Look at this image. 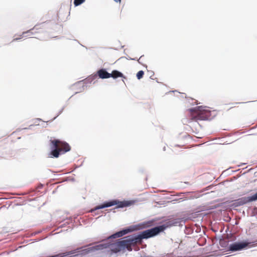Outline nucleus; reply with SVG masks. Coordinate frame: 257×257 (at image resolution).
I'll list each match as a JSON object with an SVG mask.
<instances>
[{"instance_id":"f8f14e48","label":"nucleus","mask_w":257,"mask_h":257,"mask_svg":"<svg viewBox=\"0 0 257 257\" xmlns=\"http://www.w3.org/2000/svg\"><path fill=\"white\" fill-rule=\"evenodd\" d=\"M101 246H102L101 245L93 246L82 250V252L83 254H87L94 250L100 249L101 248Z\"/></svg>"},{"instance_id":"f3484780","label":"nucleus","mask_w":257,"mask_h":257,"mask_svg":"<svg viewBox=\"0 0 257 257\" xmlns=\"http://www.w3.org/2000/svg\"><path fill=\"white\" fill-rule=\"evenodd\" d=\"M196 137L198 138H202V137L200 135H199L198 136H196Z\"/></svg>"},{"instance_id":"423d86ee","label":"nucleus","mask_w":257,"mask_h":257,"mask_svg":"<svg viewBox=\"0 0 257 257\" xmlns=\"http://www.w3.org/2000/svg\"><path fill=\"white\" fill-rule=\"evenodd\" d=\"M251 243L247 241L236 242L230 244L229 249L232 251L241 250L246 248L247 247H251L253 246Z\"/></svg>"},{"instance_id":"39448f33","label":"nucleus","mask_w":257,"mask_h":257,"mask_svg":"<svg viewBox=\"0 0 257 257\" xmlns=\"http://www.w3.org/2000/svg\"><path fill=\"white\" fill-rule=\"evenodd\" d=\"M126 239L122 240V243L123 245L125 244L128 247V250L131 251L132 250V245H135L138 243H142V239L141 235H138L136 236H127Z\"/></svg>"},{"instance_id":"0eeeda50","label":"nucleus","mask_w":257,"mask_h":257,"mask_svg":"<svg viewBox=\"0 0 257 257\" xmlns=\"http://www.w3.org/2000/svg\"><path fill=\"white\" fill-rule=\"evenodd\" d=\"M257 200V192L250 197H243L235 200V204L237 206L243 205L247 203Z\"/></svg>"},{"instance_id":"f03ea898","label":"nucleus","mask_w":257,"mask_h":257,"mask_svg":"<svg viewBox=\"0 0 257 257\" xmlns=\"http://www.w3.org/2000/svg\"><path fill=\"white\" fill-rule=\"evenodd\" d=\"M191 115V119L193 120H207L210 117V111L200 106L197 109H194Z\"/></svg>"},{"instance_id":"1a4fd4ad","label":"nucleus","mask_w":257,"mask_h":257,"mask_svg":"<svg viewBox=\"0 0 257 257\" xmlns=\"http://www.w3.org/2000/svg\"><path fill=\"white\" fill-rule=\"evenodd\" d=\"M122 242V240H119L118 241H116L115 243L113 244V250L115 252H118L121 251V250L126 248L128 250V247L126 245H123L122 243H121Z\"/></svg>"},{"instance_id":"f257e3e1","label":"nucleus","mask_w":257,"mask_h":257,"mask_svg":"<svg viewBox=\"0 0 257 257\" xmlns=\"http://www.w3.org/2000/svg\"><path fill=\"white\" fill-rule=\"evenodd\" d=\"M51 145L53 150L50 152L51 157L58 158L61 154H63L69 151L70 146L65 142L59 140H51Z\"/></svg>"},{"instance_id":"9d476101","label":"nucleus","mask_w":257,"mask_h":257,"mask_svg":"<svg viewBox=\"0 0 257 257\" xmlns=\"http://www.w3.org/2000/svg\"><path fill=\"white\" fill-rule=\"evenodd\" d=\"M97 75L100 78L106 79L110 77V73L107 72L106 70L101 69L97 72Z\"/></svg>"},{"instance_id":"ddd939ff","label":"nucleus","mask_w":257,"mask_h":257,"mask_svg":"<svg viewBox=\"0 0 257 257\" xmlns=\"http://www.w3.org/2000/svg\"><path fill=\"white\" fill-rule=\"evenodd\" d=\"M110 77H112L114 79L118 77H123L125 78L123 74L117 70H113L111 73H110Z\"/></svg>"},{"instance_id":"6e6552de","label":"nucleus","mask_w":257,"mask_h":257,"mask_svg":"<svg viewBox=\"0 0 257 257\" xmlns=\"http://www.w3.org/2000/svg\"><path fill=\"white\" fill-rule=\"evenodd\" d=\"M42 29V27L41 26V25H36L33 27V28H32L27 31L23 32L22 35L20 36V37L15 38L13 39V41L19 40L22 39L24 37H31V36H32L34 34V33L33 32L34 31H38V30H39L40 29Z\"/></svg>"},{"instance_id":"dca6fc26","label":"nucleus","mask_w":257,"mask_h":257,"mask_svg":"<svg viewBox=\"0 0 257 257\" xmlns=\"http://www.w3.org/2000/svg\"><path fill=\"white\" fill-rule=\"evenodd\" d=\"M142 58V57H141L139 58V59L138 60V62H139V63H141V60Z\"/></svg>"},{"instance_id":"2eb2a0df","label":"nucleus","mask_w":257,"mask_h":257,"mask_svg":"<svg viewBox=\"0 0 257 257\" xmlns=\"http://www.w3.org/2000/svg\"><path fill=\"white\" fill-rule=\"evenodd\" d=\"M84 1L85 0H74V4L75 6H78L84 2Z\"/></svg>"},{"instance_id":"20e7f679","label":"nucleus","mask_w":257,"mask_h":257,"mask_svg":"<svg viewBox=\"0 0 257 257\" xmlns=\"http://www.w3.org/2000/svg\"><path fill=\"white\" fill-rule=\"evenodd\" d=\"M166 227L167 226L165 225H162L144 230L140 234L142 239H147L155 236L163 231Z\"/></svg>"},{"instance_id":"a211bd4d","label":"nucleus","mask_w":257,"mask_h":257,"mask_svg":"<svg viewBox=\"0 0 257 257\" xmlns=\"http://www.w3.org/2000/svg\"><path fill=\"white\" fill-rule=\"evenodd\" d=\"M242 102H236V104H240V103H242Z\"/></svg>"},{"instance_id":"7ed1b4c3","label":"nucleus","mask_w":257,"mask_h":257,"mask_svg":"<svg viewBox=\"0 0 257 257\" xmlns=\"http://www.w3.org/2000/svg\"><path fill=\"white\" fill-rule=\"evenodd\" d=\"M132 203L131 201H118L117 200H112L109 202H105L103 204L98 205L96 206L94 209L91 210V212L93 211L104 208L106 207H110L113 205H117V208H122L131 205Z\"/></svg>"},{"instance_id":"4468645a","label":"nucleus","mask_w":257,"mask_h":257,"mask_svg":"<svg viewBox=\"0 0 257 257\" xmlns=\"http://www.w3.org/2000/svg\"><path fill=\"white\" fill-rule=\"evenodd\" d=\"M144 75V72L143 71L141 70L139 71L137 74V77L138 79H141L143 78V76Z\"/></svg>"},{"instance_id":"9b49d317","label":"nucleus","mask_w":257,"mask_h":257,"mask_svg":"<svg viewBox=\"0 0 257 257\" xmlns=\"http://www.w3.org/2000/svg\"><path fill=\"white\" fill-rule=\"evenodd\" d=\"M132 230L131 229H125L121 231H119L118 232H116L115 233L113 234L111 236V238H115L117 237H121L123 235L127 234V233L132 231Z\"/></svg>"},{"instance_id":"6ab92c4d","label":"nucleus","mask_w":257,"mask_h":257,"mask_svg":"<svg viewBox=\"0 0 257 257\" xmlns=\"http://www.w3.org/2000/svg\"><path fill=\"white\" fill-rule=\"evenodd\" d=\"M121 0H116V2H120Z\"/></svg>"}]
</instances>
